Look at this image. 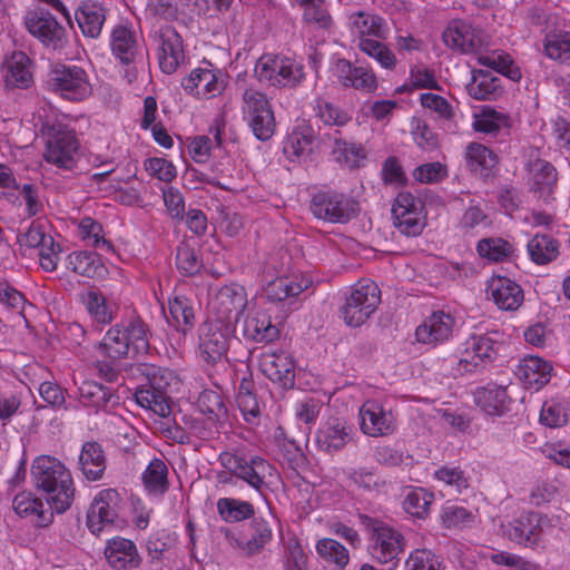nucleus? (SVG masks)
I'll list each match as a JSON object with an SVG mask.
<instances>
[{
	"instance_id": "1",
	"label": "nucleus",
	"mask_w": 570,
	"mask_h": 570,
	"mask_svg": "<svg viewBox=\"0 0 570 570\" xmlns=\"http://www.w3.org/2000/svg\"><path fill=\"white\" fill-rule=\"evenodd\" d=\"M35 487L46 493L47 502L57 513L66 512L75 499V484L70 471L58 459L37 456L31 465Z\"/></svg>"
},
{
	"instance_id": "2",
	"label": "nucleus",
	"mask_w": 570,
	"mask_h": 570,
	"mask_svg": "<svg viewBox=\"0 0 570 570\" xmlns=\"http://www.w3.org/2000/svg\"><path fill=\"white\" fill-rule=\"evenodd\" d=\"M145 382L135 391L136 403L160 417L171 413L169 387L176 383L173 371L156 365H145Z\"/></svg>"
},
{
	"instance_id": "3",
	"label": "nucleus",
	"mask_w": 570,
	"mask_h": 570,
	"mask_svg": "<svg viewBox=\"0 0 570 570\" xmlns=\"http://www.w3.org/2000/svg\"><path fill=\"white\" fill-rule=\"evenodd\" d=\"M45 83L48 91L70 102L83 101L92 94L89 73L77 65H53Z\"/></svg>"
},
{
	"instance_id": "4",
	"label": "nucleus",
	"mask_w": 570,
	"mask_h": 570,
	"mask_svg": "<svg viewBox=\"0 0 570 570\" xmlns=\"http://www.w3.org/2000/svg\"><path fill=\"white\" fill-rule=\"evenodd\" d=\"M381 303V289L368 278L357 281L345 297L340 312L344 323L350 327L363 325Z\"/></svg>"
},
{
	"instance_id": "5",
	"label": "nucleus",
	"mask_w": 570,
	"mask_h": 570,
	"mask_svg": "<svg viewBox=\"0 0 570 570\" xmlns=\"http://www.w3.org/2000/svg\"><path fill=\"white\" fill-rule=\"evenodd\" d=\"M255 75L261 83L276 88H293L304 78L303 66L279 53H264L256 62Z\"/></svg>"
},
{
	"instance_id": "6",
	"label": "nucleus",
	"mask_w": 570,
	"mask_h": 570,
	"mask_svg": "<svg viewBox=\"0 0 570 570\" xmlns=\"http://www.w3.org/2000/svg\"><path fill=\"white\" fill-rule=\"evenodd\" d=\"M218 462L230 474L259 493L267 488V480L275 473V468L258 455L247 459L237 452L223 451L218 455Z\"/></svg>"
},
{
	"instance_id": "7",
	"label": "nucleus",
	"mask_w": 570,
	"mask_h": 570,
	"mask_svg": "<svg viewBox=\"0 0 570 570\" xmlns=\"http://www.w3.org/2000/svg\"><path fill=\"white\" fill-rule=\"evenodd\" d=\"M80 141L75 129L66 125H52L48 128L43 150L46 163L63 170L76 168L79 157Z\"/></svg>"
},
{
	"instance_id": "8",
	"label": "nucleus",
	"mask_w": 570,
	"mask_h": 570,
	"mask_svg": "<svg viewBox=\"0 0 570 570\" xmlns=\"http://www.w3.org/2000/svg\"><path fill=\"white\" fill-rule=\"evenodd\" d=\"M500 336L497 331L470 335L459 350L458 370L474 373L492 363L499 353Z\"/></svg>"
},
{
	"instance_id": "9",
	"label": "nucleus",
	"mask_w": 570,
	"mask_h": 570,
	"mask_svg": "<svg viewBox=\"0 0 570 570\" xmlns=\"http://www.w3.org/2000/svg\"><path fill=\"white\" fill-rule=\"evenodd\" d=\"M234 332L233 322L208 317L198 334V351L204 362L214 365L225 358Z\"/></svg>"
},
{
	"instance_id": "10",
	"label": "nucleus",
	"mask_w": 570,
	"mask_h": 570,
	"mask_svg": "<svg viewBox=\"0 0 570 570\" xmlns=\"http://www.w3.org/2000/svg\"><path fill=\"white\" fill-rule=\"evenodd\" d=\"M23 26L47 49H62L68 41L66 28L43 8L28 10L23 16Z\"/></svg>"
},
{
	"instance_id": "11",
	"label": "nucleus",
	"mask_w": 570,
	"mask_h": 570,
	"mask_svg": "<svg viewBox=\"0 0 570 570\" xmlns=\"http://www.w3.org/2000/svg\"><path fill=\"white\" fill-rule=\"evenodd\" d=\"M394 226L405 236H419L426 225L423 200L410 191H400L392 205Z\"/></svg>"
},
{
	"instance_id": "12",
	"label": "nucleus",
	"mask_w": 570,
	"mask_h": 570,
	"mask_svg": "<svg viewBox=\"0 0 570 570\" xmlns=\"http://www.w3.org/2000/svg\"><path fill=\"white\" fill-rule=\"evenodd\" d=\"M360 519L371 531L372 540L374 541L372 548L374 558L382 564L397 559L405 547L402 533L389 524L367 515H360Z\"/></svg>"
},
{
	"instance_id": "13",
	"label": "nucleus",
	"mask_w": 570,
	"mask_h": 570,
	"mask_svg": "<svg viewBox=\"0 0 570 570\" xmlns=\"http://www.w3.org/2000/svg\"><path fill=\"white\" fill-rule=\"evenodd\" d=\"M355 203L345 194L336 190H320L309 203L314 217L332 224L347 223L355 212Z\"/></svg>"
},
{
	"instance_id": "14",
	"label": "nucleus",
	"mask_w": 570,
	"mask_h": 570,
	"mask_svg": "<svg viewBox=\"0 0 570 570\" xmlns=\"http://www.w3.org/2000/svg\"><path fill=\"white\" fill-rule=\"evenodd\" d=\"M247 292L238 283L222 286L208 303L212 320L229 321L234 324L247 306Z\"/></svg>"
},
{
	"instance_id": "15",
	"label": "nucleus",
	"mask_w": 570,
	"mask_h": 570,
	"mask_svg": "<svg viewBox=\"0 0 570 570\" xmlns=\"http://www.w3.org/2000/svg\"><path fill=\"white\" fill-rule=\"evenodd\" d=\"M455 327L456 318L452 313L443 309L434 311L416 326L415 341L433 348L449 342L453 337Z\"/></svg>"
},
{
	"instance_id": "16",
	"label": "nucleus",
	"mask_w": 570,
	"mask_h": 570,
	"mask_svg": "<svg viewBox=\"0 0 570 570\" xmlns=\"http://www.w3.org/2000/svg\"><path fill=\"white\" fill-rule=\"evenodd\" d=\"M442 38L446 47L461 53H476L488 43L482 28L462 19L452 20Z\"/></svg>"
},
{
	"instance_id": "17",
	"label": "nucleus",
	"mask_w": 570,
	"mask_h": 570,
	"mask_svg": "<svg viewBox=\"0 0 570 570\" xmlns=\"http://www.w3.org/2000/svg\"><path fill=\"white\" fill-rule=\"evenodd\" d=\"M121 503L120 493L116 489L100 490L94 498L87 513V527L96 535L106 527H111L117 517Z\"/></svg>"
},
{
	"instance_id": "18",
	"label": "nucleus",
	"mask_w": 570,
	"mask_h": 570,
	"mask_svg": "<svg viewBox=\"0 0 570 570\" xmlns=\"http://www.w3.org/2000/svg\"><path fill=\"white\" fill-rule=\"evenodd\" d=\"M548 527H551V520L547 515L529 511L521 513L508 524H502V531L515 543L533 546Z\"/></svg>"
},
{
	"instance_id": "19",
	"label": "nucleus",
	"mask_w": 570,
	"mask_h": 570,
	"mask_svg": "<svg viewBox=\"0 0 570 570\" xmlns=\"http://www.w3.org/2000/svg\"><path fill=\"white\" fill-rule=\"evenodd\" d=\"M259 371L273 383L283 389L295 384V361L284 350H267L259 355Z\"/></svg>"
},
{
	"instance_id": "20",
	"label": "nucleus",
	"mask_w": 570,
	"mask_h": 570,
	"mask_svg": "<svg viewBox=\"0 0 570 570\" xmlns=\"http://www.w3.org/2000/svg\"><path fill=\"white\" fill-rule=\"evenodd\" d=\"M155 39L159 68L166 75H173L185 60L183 38L174 27L165 24L156 31Z\"/></svg>"
},
{
	"instance_id": "21",
	"label": "nucleus",
	"mask_w": 570,
	"mask_h": 570,
	"mask_svg": "<svg viewBox=\"0 0 570 570\" xmlns=\"http://www.w3.org/2000/svg\"><path fill=\"white\" fill-rule=\"evenodd\" d=\"M354 428L341 417H330L323 422L315 433L318 450L335 453L343 450L354 439Z\"/></svg>"
},
{
	"instance_id": "22",
	"label": "nucleus",
	"mask_w": 570,
	"mask_h": 570,
	"mask_svg": "<svg viewBox=\"0 0 570 570\" xmlns=\"http://www.w3.org/2000/svg\"><path fill=\"white\" fill-rule=\"evenodd\" d=\"M361 430L373 438L390 435L395 430V419L377 400H366L360 407Z\"/></svg>"
},
{
	"instance_id": "23",
	"label": "nucleus",
	"mask_w": 570,
	"mask_h": 570,
	"mask_svg": "<svg viewBox=\"0 0 570 570\" xmlns=\"http://www.w3.org/2000/svg\"><path fill=\"white\" fill-rule=\"evenodd\" d=\"M181 86L197 98L209 99L223 92L225 80L218 69L196 68L181 80Z\"/></svg>"
},
{
	"instance_id": "24",
	"label": "nucleus",
	"mask_w": 570,
	"mask_h": 570,
	"mask_svg": "<svg viewBox=\"0 0 570 570\" xmlns=\"http://www.w3.org/2000/svg\"><path fill=\"white\" fill-rule=\"evenodd\" d=\"M487 296L501 311L514 312L524 301L521 286L513 279L494 275L487 284Z\"/></svg>"
},
{
	"instance_id": "25",
	"label": "nucleus",
	"mask_w": 570,
	"mask_h": 570,
	"mask_svg": "<svg viewBox=\"0 0 570 570\" xmlns=\"http://www.w3.org/2000/svg\"><path fill=\"white\" fill-rule=\"evenodd\" d=\"M104 556L114 570H134L142 562L136 543L120 535L107 540Z\"/></svg>"
},
{
	"instance_id": "26",
	"label": "nucleus",
	"mask_w": 570,
	"mask_h": 570,
	"mask_svg": "<svg viewBox=\"0 0 570 570\" xmlns=\"http://www.w3.org/2000/svg\"><path fill=\"white\" fill-rule=\"evenodd\" d=\"M334 72L342 86L364 94H372L379 87L377 78L371 67L353 66L350 60L338 59Z\"/></svg>"
},
{
	"instance_id": "27",
	"label": "nucleus",
	"mask_w": 570,
	"mask_h": 570,
	"mask_svg": "<svg viewBox=\"0 0 570 570\" xmlns=\"http://www.w3.org/2000/svg\"><path fill=\"white\" fill-rule=\"evenodd\" d=\"M32 61L29 56L16 50L6 58L2 65L3 82L7 89H28L33 83Z\"/></svg>"
},
{
	"instance_id": "28",
	"label": "nucleus",
	"mask_w": 570,
	"mask_h": 570,
	"mask_svg": "<svg viewBox=\"0 0 570 570\" xmlns=\"http://www.w3.org/2000/svg\"><path fill=\"white\" fill-rule=\"evenodd\" d=\"M65 265L70 272L88 278L105 279L109 274L107 265L96 252H71L67 255Z\"/></svg>"
},
{
	"instance_id": "29",
	"label": "nucleus",
	"mask_w": 570,
	"mask_h": 570,
	"mask_svg": "<svg viewBox=\"0 0 570 570\" xmlns=\"http://www.w3.org/2000/svg\"><path fill=\"white\" fill-rule=\"evenodd\" d=\"M107 9L97 0H83L75 12L78 27L86 38L97 39L106 22Z\"/></svg>"
},
{
	"instance_id": "30",
	"label": "nucleus",
	"mask_w": 570,
	"mask_h": 570,
	"mask_svg": "<svg viewBox=\"0 0 570 570\" xmlns=\"http://www.w3.org/2000/svg\"><path fill=\"white\" fill-rule=\"evenodd\" d=\"M350 30L357 38V43L363 39H382L389 37V26L384 18L376 13L360 10L348 18Z\"/></svg>"
},
{
	"instance_id": "31",
	"label": "nucleus",
	"mask_w": 570,
	"mask_h": 570,
	"mask_svg": "<svg viewBox=\"0 0 570 570\" xmlns=\"http://www.w3.org/2000/svg\"><path fill=\"white\" fill-rule=\"evenodd\" d=\"M109 45L115 59L125 66L135 62L140 49L136 31L125 24L112 28Z\"/></svg>"
},
{
	"instance_id": "32",
	"label": "nucleus",
	"mask_w": 570,
	"mask_h": 570,
	"mask_svg": "<svg viewBox=\"0 0 570 570\" xmlns=\"http://www.w3.org/2000/svg\"><path fill=\"white\" fill-rule=\"evenodd\" d=\"M242 334L247 341L271 344L279 338L281 330L273 324L267 313L256 312L245 318Z\"/></svg>"
},
{
	"instance_id": "33",
	"label": "nucleus",
	"mask_w": 570,
	"mask_h": 570,
	"mask_svg": "<svg viewBox=\"0 0 570 570\" xmlns=\"http://www.w3.org/2000/svg\"><path fill=\"white\" fill-rule=\"evenodd\" d=\"M273 540L271 523L262 518H253L248 524L247 533L237 541L238 549L248 557L261 553Z\"/></svg>"
},
{
	"instance_id": "34",
	"label": "nucleus",
	"mask_w": 570,
	"mask_h": 570,
	"mask_svg": "<svg viewBox=\"0 0 570 570\" xmlns=\"http://www.w3.org/2000/svg\"><path fill=\"white\" fill-rule=\"evenodd\" d=\"M552 370V364L544 358L528 355L521 360L518 375L527 389L538 391L550 381Z\"/></svg>"
},
{
	"instance_id": "35",
	"label": "nucleus",
	"mask_w": 570,
	"mask_h": 570,
	"mask_svg": "<svg viewBox=\"0 0 570 570\" xmlns=\"http://www.w3.org/2000/svg\"><path fill=\"white\" fill-rule=\"evenodd\" d=\"M12 508L20 518L30 519L39 527H47L52 522L53 513L46 510L43 501L30 491L16 494Z\"/></svg>"
},
{
	"instance_id": "36",
	"label": "nucleus",
	"mask_w": 570,
	"mask_h": 570,
	"mask_svg": "<svg viewBox=\"0 0 570 570\" xmlns=\"http://www.w3.org/2000/svg\"><path fill=\"white\" fill-rule=\"evenodd\" d=\"M78 393L80 403L96 412L106 411L109 405L118 403V396L109 387L96 381H82Z\"/></svg>"
},
{
	"instance_id": "37",
	"label": "nucleus",
	"mask_w": 570,
	"mask_h": 570,
	"mask_svg": "<svg viewBox=\"0 0 570 570\" xmlns=\"http://www.w3.org/2000/svg\"><path fill=\"white\" fill-rule=\"evenodd\" d=\"M312 281L301 274L279 276L269 282L266 287V295L269 301L283 302L291 297L298 296L307 289Z\"/></svg>"
},
{
	"instance_id": "38",
	"label": "nucleus",
	"mask_w": 570,
	"mask_h": 570,
	"mask_svg": "<svg viewBox=\"0 0 570 570\" xmlns=\"http://www.w3.org/2000/svg\"><path fill=\"white\" fill-rule=\"evenodd\" d=\"M314 130L309 126L294 128L283 141V151L291 160L305 159L313 150Z\"/></svg>"
},
{
	"instance_id": "39",
	"label": "nucleus",
	"mask_w": 570,
	"mask_h": 570,
	"mask_svg": "<svg viewBox=\"0 0 570 570\" xmlns=\"http://www.w3.org/2000/svg\"><path fill=\"white\" fill-rule=\"evenodd\" d=\"M79 465L87 480H100L106 470V458L101 445L97 442H86L79 455Z\"/></svg>"
},
{
	"instance_id": "40",
	"label": "nucleus",
	"mask_w": 570,
	"mask_h": 570,
	"mask_svg": "<svg viewBox=\"0 0 570 570\" xmlns=\"http://www.w3.org/2000/svg\"><path fill=\"white\" fill-rule=\"evenodd\" d=\"M529 258L535 265H547L560 254V243L553 236L537 233L527 244Z\"/></svg>"
},
{
	"instance_id": "41",
	"label": "nucleus",
	"mask_w": 570,
	"mask_h": 570,
	"mask_svg": "<svg viewBox=\"0 0 570 570\" xmlns=\"http://www.w3.org/2000/svg\"><path fill=\"white\" fill-rule=\"evenodd\" d=\"M125 331V343L129 345V358L144 355L149 350L148 326L139 317L134 316L121 321Z\"/></svg>"
},
{
	"instance_id": "42",
	"label": "nucleus",
	"mask_w": 570,
	"mask_h": 570,
	"mask_svg": "<svg viewBox=\"0 0 570 570\" xmlns=\"http://www.w3.org/2000/svg\"><path fill=\"white\" fill-rule=\"evenodd\" d=\"M474 400L476 405L489 415H501L510 402L507 389L493 383L476 390Z\"/></svg>"
},
{
	"instance_id": "43",
	"label": "nucleus",
	"mask_w": 570,
	"mask_h": 570,
	"mask_svg": "<svg viewBox=\"0 0 570 570\" xmlns=\"http://www.w3.org/2000/svg\"><path fill=\"white\" fill-rule=\"evenodd\" d=\"M466 91L476 100H492L502 92L501 80L489 71L473 70Z\"/></svg>"
},
{
	"instance_id": "44",
	"label": "nucleus",
	"mask_w": 570,
	"mask_h": 570,
	"mask_svg": "<svg viewBox=\"0 0 570 570\" xmlns=\"http://www.w3.org/2000/svg\"><path fill=\"white\" fill-rule=\"evenodd\" d=\"M168 322L178 331L186 333L195 323V309L190 298L184 295H174L168 301Z\"/></svg>"
},
{
	"instance_id": "45",
	"label": "nucleus",
	"mask_w": 570,
	"mask_h": 570,
	"mask_svg": "<svg viewBox=\"0 0 570 570\" xmlns=\"http://www.w3.org/2000/svg\"><path fill=\"white\" fill-rule=\"evenodd\" d=\"M125 331L121 321L112 325L99 343L100 352L112 360L129 358V345L125 343Z\"/></svg>"
},
{
	"instance_id": "46",
	"label": "nucleus",
	"mask_w": 570,
	"mask_h": 570,
	"mask_svg": "<svg viewBox=\"0 0 570 570\" xmlns=\"http://www.w3.org/2000/svg\"><path fill=\"white\" fill-rule=\"evenodd\" d=\"M145 490L149 494L163 495L169 488L168 468L161 459H154L149 462L141 474Z\"/></svg>"
},
{
	"instance_id": "47",
	"label": "nucleus",
	"mask_w": 570,
	"mask_h": 570,
	"mask_svg": "<svg viewBox=\"0 0 570 570\" xmlns=\"http://www.w3.org/2000/svg\"><path fill=\"white\" fill-rule=\"evenodd\" d=\"M317 556L337 570H344L350 562V552L341 542L332 538H322L315 544Z\"/></svg>"
},
{
	"instance_id": "48",
	"label": "nucleus",
	"mask_w": 570,
	"mask_h": 570,
	"mask_svg": "<svg viewBox=\"0 0 570 570\" xmlns=\"http://www.w3.org/2000/svg\"><path fill=\"white\" fill-rule=\"evenodd\" d=\"M465 158L470 170L481 176H488L497 165L495 154L478 142H472L466 147Z\"/></svg>"
},
{
	"instance_id": "49",
	"label": "nucleus",
	"mask_w": 570,
	"mask_h": 570,
	"mask_svg": "<svg viewBox=\"0 0 570 570\" xmlns=\"http://www.w3.org/2000/svg\"><path fill=\"white\" fill-rule=\"evenodd\" d=\"M217 512L225 522L234 523L250 518L253 519L255 509L248 501L234 498H220L217 501Z\"/></svg>"
},
{
	"instance_id": "50",
	"label": "nucleus",
	"mask_w": 570,
	"mask_h": 570,
	"mask_svg": "<svg viewBox=\"0 0 570 570\" xmlns=\"http://www.w3.org/2000/svg\"><path fill=\"white\" fill-rule=\"evenodd\" d=\"M544 55L559 63L570 65V31H553L543 40Z\"/></svg>"
},
{
	"instance_id": "51",
	"label": "nucleus",
	"mask_w": 570,
	"mask_h": 570,
	"mask_svg": "<svg viewBox=\"0 0 570 570\" xmlns=\"http://www.w3.org/2000/svg\"><path fill=\"white\" fill-rule=\"evenodd\" d=\"M478 61L480 65L489 67L513 81L521 79L520 68L507 52L493 51L491 53L480 55Z\"/></svg>"
},
{
	"instance_id": "52",
	"label": "nucleus",
	"mask_w": 570,
	"mask_h": 570,
	"mask_svg": "<svg viewBox=\"0 0 570 570\" xmlns=\"http://www.w3.org/2000/svg\"><path fill=\"white\" fill-rule=\"evenodd\" d=\"M78 234L80 238L89 246L100 248L106 252H114V245L105 238L102 225L94 218L86 216L78 225Z\"/></svg>"
},
{
	"instance_id": "53",
	"label": "nucleus",
	"mask_w": 570,
	"mask_h": 570,
	"mask_svg": "<svg viewBox=\"0 0 570 570\" xmlns=\"http://www.w3.org/2000/svg\"><path fill=\"white\" fill-rule=\"evenodd\" d=\"M357 48L384 69L393 70L396 66L394 52L382 39H363L357 43Z\"/></svg>"
},
{
	"instance_id": "54",
	"label": "nucleus",
	"mask_w": 570,
	"mask_h": 570,
	"mask_svg": "<svg viewBox=\"0 0 570 570\" xmlns=\"http://www.w3.org/2000/svg\"><path fill=\"white\" fill-rule=\"evenodd\" d=\"M434 495L423 488L411 489L404 500L403 509L414 518L423 519L428 515Z\"/></svg>"
},
{
	"instance_id": "55",
	"label": "nucleus",
	"mask_w": 570,
	"mask_h": 570,
	"mask_svg": "<svg viewBox=\"0 0 570 570\" xmlns=\"http://www.w3.org/2000/svg\"><path fill=\"white\" fill-rule=\"evenodd\" d=\"M348 480L364 492H379L385 485V481L373 468L360 466L347 471Z\"/></svg>"
},
{
	"instance_id": "56",
	"label": "nucleus",
	"mask_w": 570,
	"mask_h": 570,
	"mask_svg": "<svg viewBox=\"0 0 570 570\" xmlns=\"http://www.w3.org/2000/svg\"><path fill=\"white\" fill-rule=\"evenodd\" d=\"M510 117L492 108H484L473 117L472 127L478 132L493 134L502 127H508Z\"/></svg>"
},
{
	"instance_id": "57",
	"label": "nucleus",
	"mask_w": 570,
	"mask_h": 570,
	"mask_svg": "<svg viewBox=\"0 0 570 570\" xmlns=\"http://www.w3.org/2000/svg\"><path fill=\"white\" fill-rule=\"evenodd\" d=\"M303 19L307 24L324 32H331L334 27V20L325 0L316 1L303 8Z\"/></svg>"
},
{
	"instance_id": "58",
	"label": "nucleus",
	"mask_w": 570,
	"mask_h": 570,
	"mask_svg": "<svg viewBox=\"0 0 570 570\" xmlns=\"http://www.w3.org/2000/svg\"><path fill=\"white\" fill-rule=\"evenodd\" d=\"M533 189L550 195L557 185L558 173L556 167L547 160L539 159L534 163Z\"/></svg>"
},
{
	"instance_id": "59",
	"label": "nucleus",
	"mask_w": 570,
	"mask_h": 570,
	"mask_svg": "<svg viewBox=\"0 0 570 570\" xmlns=\"http://www.w3.org/2000/svg\"><path fill=\"white\" fill-rule=\"evenodd\" d=\"M82 302L89 315L97 323L107 324L114 318L112 312L105 296L97 291H89L82 295Z\"/></svg>"
},
{
	"instance_id": "60",
	"label": "nucleus",
	"mask_w": 570,
	"mask_h": 570,
	"mask_svg": "<svg viewBox=\"0 0 570 570\" xmlns=\"http://www.w3.org/2000/svg\"><path fill=\"white\" fill-rule=\"evenodd\" d=\"M476 250L481 257L493 262H502L512 254L513 246L503 238H484L478 243Z\"/></svg>"
},
{
	"instance_id": "61",
	"label": "nucleus",
	"mask_w": 570,
	"mask_h": 570,
	"mask_svg": "<svg viewBox=\"0 0 570 570\" xmlns=\"http://www.w3.org/2000/svg\"><path fill=\"white\" fill-rule=\"evenodd\" d=\"M433 478L458 494L470 487L469 476L459 466L443 465L434 472Z\"/></svg>"
},
{
	"instance_id": "62",
	"label": "nucleus",
	"mask_w": 570,
	"mask_h": 570,
	"mask_svg": "<svg viewBox=\"0 0 570 570\" xmlns=\"http://www.w3.org/2000/svg\"><path fill=\"white\" fill-rule=\"evenodd\" d=\"M333 155L338 163L348 168L358 167L361 160L365 158L364 148L361 144L347 142L343 139H335Z\"/></svg>"
},
{
	"instance_id": "63",
	"label": "nucleus",
	"mask_w": 570,
	"mask_h": 570,
	"mask_svg": "<svg viewBox=\"0 0 570 570\" xmlns=\"http://www.w3.org/2000/svg\"><path fill=\"white\" fill-rule=\"evenodd\" d=\"M176 267L183 275L194 276L202 269L203 261L189 244L183 243L177 247Z\"/></svg>"
},
{
	"instance_id": "64",
	"label": "nucleus",
	"mask_w": 570,
	"mask_h": 570,
	"mask_svg": "<svg viewBox=\"0 0 570 570\" xmlns=\"http://www.w3.org/2000/svg\"><path fill=\"white\" fill-rule=\"evenodd\" d=\"M405 570H444L439 558L429 549L413 550L405 561Z\"/></svg>"
}]
</instances>
